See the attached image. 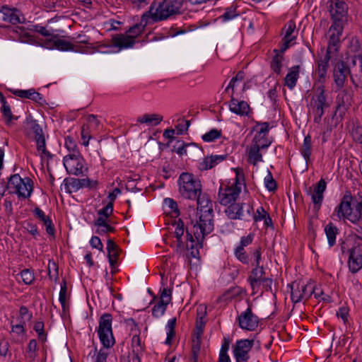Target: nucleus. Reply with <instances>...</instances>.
Here are the masks:
<instances>
[{
    "instance_id": "nucleus-35",
    "label": "nucleus",
    "mask_w": 362,
    "mask_h": 362,
    "mask_svg": "<svg viewBox=\"0 0 362 362\" xmlns=\"http://www.w3.org/2000/svg\"><path fill=\"white\" fill-rule=\"evenodd\" d=\"M274 52L275 53V55L273 57V59L271 62L270 67L274 71V72L279 74L281 71L284 56H282L281 54H278L276 49H274Z\"/></svg>"
},
{
    "instance_id": "nucleus-27",
    "label": "nucleus",
    "mask_w": 362,
    "mask_h": 362,
    "mask_svg": "<svg viewBox=\"0 0 362 362\" xmlns=\"http://www.w3.org/2000/svg\"><path fill=\"white\" fill-rule=\"evenodd\" d=\"M300 66L298 65L293 66L286 74L285 77V86L292 90L296 85V82L299 76Z\"/></svg>"
},
{
    "instance_id": "nucleus-61",
    "label": "nucleus",
    "mask_w": 362,
    "mask_h": 362,
    "mask_svg": "<svg viewBox=\"0 0 362 362\" xmlns=\"http://www.w3.org/2000/svg\"><path fill=\"white\" fill-rule=\"evenodd\" d=\"M172 300V290L163 288L160 295L159 300L168 302V304L170 303Z\"/></svg>"
},
{
    "instance_id": "nucleus-8",
    "label": "nucleus",
    "mask_w": 362,
    "mask_h": 362,
    "mask_svg": "<svg viewBox=\"0 0 362 362\" xmlns=\"http://www.w3.org/2000/svg\"><path fill=\"white\" fill-rule=\"evenodd\" d=\"M291 288V299L293 303H298L302 300L308 299L315 291L313 282H308L306 284L293 282L288 284Z\"/></svg>"
},
{
    "instance_id": "nucleus-62",
    "label": "nucleus",
    "mask_w": 362,
    "mask_h": 362,
    "mask_svg": "<svg viewBox=\"0 0 362 362\" xmlns=\"http://www.w3.org/2000/svg\"><path fill=\"white\" fill-rule=\"evenodd\" d=\"M356 66H362V54L354 55L350 58L349 69H354Z\"/></svg>"
},
{
    "instance_id": "nucleus-64",
    "label": "nucleus",
    "mask_w": 362,
    "mask_h": 362,
    "mask_svg": "<svg viewBox=\"0 0 362 362\" xmlns=\"http://www.w3.org/2000/svg\"><path fill=\"white\" fill-rule=\"evenodd\" d=\"M24 228L33 236L36 237L37 235H39L37 227L36 224L33 223V222H30V221L26 222Z\"/></svg>"
},
{
    "instance_id": "nucleus-30",
    "label": "nucleus",
    "mask_w": 362,
    "mask_h": 362,
    "mask_svg": "<svg viewBox=\"0 0 362 362\" xmlns=\"http://www.w3.org/2000/svg\"><path fill=\"white\" fill-rule=\"evenodd\" d=\"M339 232V229L334 225L333 223L329 222L325 227V233L326 234L328 244L329 247H332L336 243V236Z\"/></svg>"
},
{
    "instance_id": "nucleus-2",
    "label": "nucleus",
    "mask_w": 362,
    "mask_h": 362,
    "mask_svg": "<svg viewBox=\"0 0 362 362\" xmlns=\"http://www.w3.org/2000/svg\"><path fill=\"white\" fill-rule=\"evenodd\" d=\"M193 224V233L197 239V243L200 248L203 247V242L205 237L210 234L214 228V210L213 208H209L202 212L199 217V221Z\"/></svg>"
},
{
    "instance_id": "nucleus-52",
    "label": "nucleus",
    "mask_w": 362,
    "mask_h": 362,
    "mask_svg": "<svg viewBox=\"0 0 362 362\" xmlns=\"http://www.w3.org/2000/svg\"><path fill=\"white\" fill-rule=\"evenodd\" d=\"M186 235H187V245H186V249L193 250V247L197 245L196 241L197 240L194 234L193 231H189L188 227L186 228Z\"/></svg>"
},
{
    "instance_id": "nucleus-54",
    "label": "nucleus",
    "mask_w": 362,
    "mask_h": 362,
    "mask_svg": "<svg viewBox=\"0 0 362 362\" xmlns=\"http://www.w3.org/2000/svg\"><path fill=\"white\" fill-rule=\"evenodd\" d=\"M351 135L354 141L358 143H362V127L354 126L351 130Z\"/></svg>"
},
{
    "instance_id": "nucleus-31",
    "label": "nucleus",
    "mask_w": 362,
    "mask_h": 362,
    "mask_svg": "<svg viewBox=\"0 0 362 362\" xmlns=\"http://www.w3.org/2000/svg\"><path fill=\"white\" fill-rule=\"evenodd\" d=\"M46 44H53L56 49L61 51L74 50V45L71 42L65 40L57 39L53 40L52 39H50L47 40Z\"/></svg>"
},
{
    "instance_id": "nucleus-22",
    "label": "nucleus",
    "mask_w": 362,
    "mask_h": 362,
    "mask_svg": "<svg viewBox=\"0 0 362 362\" xmlns=\"http://www.w3.org/2000/svg\"><path fill=\"white\" fill-rule=\"evenodd\" d=\"M35 217L41 221L46 227V231L49 235H54L55 233L54 226L51 218L45 214L42 210L39 207H35L33 210Z\"/></svg>"
},
{
    "instance_id": "nucleus-6",
    "label": "nucleus",
    "mask_w": 362,
    "mask_h": 362,
    "mask_svg": "<svg viewBox=\"0 0 362 362\" xmlns=\"http://www.w3.org/2000/svg\"><path fill=\"white\" fill-rule=\"evenodd\" d=\"M183 0H163L156 2V11L159 15H155L156 21H165L173 16L180 14Z\"/></svg>"
},
{
    "instance_id": "nucleus-17",
    "label": "nucleus",
    "mask_w": 362,
    "mask_h": 362,
    "mask_svg": "<svg viewBox=\"0 0 362 362\" xmlns=\"http://www.w3.org/2000/svg\"><path fill=\"white\" fill-rule=\"evenodd\" d=\"M229 109L232 112L240 116H247L250 112V105L247 102L240 101L233 95L229 103Z\"/></svg>"
},
{
    "instance_id": "nucleus-32",
    "label": "nucleus",
    "mask_w": 362,
    "mask_h": 362,
    "mask_svg": "<svg viewBox=\"0 0 362 362\" xmlns=\"http://www.w3.org/2000/svg\"><path fill=\"white\" fill-rule=\"evenodd\" d=\"M311 148H312V138L310 134H308L305 136L303 140V144L300 148V153L304 158L306 163H308L310 160L311 156Z\"/></svg>"
},
{
    "instance_id": "nucleus-12",
    "label": "nucleus",
    "mask_w": 362,
    "mask_h": 362,
    "mask_svg": "<svg viewBox=\"0 0 362 362\" xmlns=\"http://www.w3.org/2000/svg\"><path fill=\"white\" fill-rule=\"evenodd\" d=\"M65 187L69 193H71L69 189V186L74 189V191H78L81 188L87 187L90 189H95L98 187V182L97 180H93L90 178H66L64 180Z\"/></svg>"
},
{
    "instance_id": "nucleus-3",
    "label": "nucleus",
    "mask_w": 362,
    "mask_h": 362,
    "mask_svg": "<svg viewBox=\"0 0 362 362\" xmlns=\"http://www.w3.org/2000/svg\"><path fill=\"white\" fill-rule=\"evenodd\" d=\"M177 182L180 193L186 199L195 200L202 192L201 182L192 173H182L179 176Z\"/></svg>"
},
{
    "instance_id": "nucleus-39",
    "label": "nucleus",
    "mask_w": 362,
    "mask_h": 362,
    "mask_svg": "<svg viewBox=\"0 0 362 362\" xmlns=\"http://www.w3.org/2000/svg\"><path fill=\"white\" fill-rule=\"evenodd\" d=\"M317 100L316 105L318 106H322L325 107H329V104L327 102V98L325 94V86H320L317 88Z\"/></svg>"
},
{
    "instance_id": "nucleus-55",
    "label": "nucleus",
    "mask_w": 362,
    "mask_h": 362,
    "mask_svg": "<svg viewBox=\"0 0 362 362\" xmlns=\"http://www.w3.org/2000/svg\"><path fill=\"white\" fill-rule=\"evenodd\" d=\"M65 146L69 151H71L72 153H76V152L78 151L75 140L71 136H67L65 139Z\"/></svg>"
},
{
    "instance_id": "nucleus-19",
    "label": "nucleus",
    "mask_w": 362,
    "mask_h": 362,
    "mask_svg": "<svg viewBox=\"0 0 362 362\" xmlns=\"http://www.w3.org/2000/svg\"><path fill=\"white\" fill-rule=\"evenodd\" d=\"M348 265L349 270L353 274L356 273L362 268V255L357 252L356 248L349 250Z\"/></svg>"
},
{
    "instance_id": "nucleus-48",
    "label": "nucleus",
    "mask_w": 362,
    "mask_h": 362,
    "mask_svg": "<svg viewBox=\"0 0 362 362\" xmlns=\"http://www.w3.org/2000/svg\"><path fill=\"white\" fill-rule=\"evenodd\" d=\"M44 322L42 321H37L35 322L34 325V330L36 332L38 336V339L42 342L45 341L47 339V334L44 329Z\"/></svg>"
},
{
    "instance_id": "nucleus-43",
    "label": "nucleus",
    "mask_w": 362,
    "mask_h": 362,
    "mask_svg": "<svg viewBox=\"0 0 362 362\" xmlns=\"http://www.w3.org/2000/svg\"><path fill=\"white\" fill-rule=\"evenodd\" d=\"M349 108L350 107L336 106L334 113L332 116V119L335 120L336 125L343 120L346 112Z\"/></svg>"
},
{
    "instance_id": "nucleus-24",
    "label": "nucleus",
    "mask_w": 362,
    "mask_h": 362,
    "mask_svg": "<svg viewBox=\"0 0 362 362\" xmlns=\"http://www.w3.org/2000/svg\"><path fill=\"white\" fill-rule=\"evenodd\" d=\"M227 158V155H220V156H206L204 160L200 163V169L202 170H206L211 169L218 163L226 160Z\"/></svg>"
},
{
    "instance_id": "nucleus-21",
    "label": "nucleus",
    "mask_w": 362,
    "mask_h": 362,
    "mask_svg": "<svg viewBox=\"0 0 362 362\" xmlns=\"http://www.w3.org/2000/svg\"><path fill=\"white\" fill-rule=\"evenodd\" d=\"M271 144L270 141H267L266 140L265 144H252L250 151L248 157L249 159L251 160V163L255 165L258 162L262 160V155L259 152L260 149H264L268 148Z\"/></svg>"
},
{
    "instance_id": "nucleus-51",
    "label": "nucleus",
    "mask_w": 362,
    "mask_h": 362,
    "mask_svg": "<svg viewBox=\"0 0 362 362\" xmlns=\"http://www.w3.org/2000/svg\"><path fill=\"white\" fill-rule=\"evenodd\" d=\"M113 211V204L109 202L105 207L98 211V217H103L107 221Z\"/></svg>"
},
{
    "instance_id": "nucleus-14",
    "label": "nucleus",
    "mask_w": 362,
    "mask_h": 362,
    "mask_svg": "<svg viewBox=\"0 0 362 362\" xmlns=\"http://www.w3.org/2000/svg\"><path fill=\"white\" fill-rule=\"evenodd\" d=\"M21 12L16 8H11L7 5H3L0 8V19L10 23L13 25L21 23Z\"/></svg>"
},
{
    "instance_id": "nucleus-1",
    "label": "nucleus",
    "mask_w": 362,
    "mask_h": 362,
    "mask_svg": "<svg viewBox=\"0 0 362 362\" xmlns=\"http://www.w3.org/2000/svg\"><path fill=\"white\" fill-rule=\"evenodd\" d=\"M338 218H346L354 223L362 219V197H353L346 192L335 209Z\"/></svg>"
},
{
    "instance_id": "nucleus-45",
    "label": "nucleus",
    "mask_w": 362,
    "mask_h": 362,
    "mask_svg": "<svg viewBox=\"0 0 362 362\" xmlns=\"http://www.w3.org/2000/svg\"><path fill=\"white\" fill-rule=\"evenodd\" d=\"M66 293H67L66 281L65 279H63L62 282L61 283V288H60V291H59V300L62 305V310L64 312H66Z\"/></svg>"
},
{
    "instance_id": "nucleus-26",
    "label": "nucleus",
    "mask_w": 362,
    "mask_h": 362,
    "mask_svg": "<svg viewBox=\"0 0 362 362\" xmlns=\"http://www.w3.org/2000/svg\"><path fill=\"white\" fill-rule=\"evenodd\" d=\"M264 274V269L263 266H255L251 271V274L248 277V281L252 289L259 283L262 282V276Z\"/></svg>"
},
{
    "instance_id": "nucleus-58",
    "label": "nucleus",
    "mask_w": 362,
    "mask_h": 362,
    "mask_svg": "<svg viewBox=\"0 0 362 362\" xmlns=\"http://www.w3.org/2000/svg\"><path fill=\"white\" fill-rule=\"evenodd\" d=\"M262 247L258 246L257 248L254 249L250 252L251 255L254 257V262L252 264L254 266H258L260 264V262L262 260V253H261Z\"/></svg>"
},
{
    "instance_id": "nucleus-37",
    "label": "nucleus",
    "mask_w": 362,
    "mask_h": 362,
    "mask_svg": "<svg viewBox=\"0 0 362 362\" xmlns=\"http://www.w3.org/2000/svg\"><path fill=\"white\" fill-rule=\"evenodd\" d=\"M237 8L238 5L235 3H233L230 6L226 8L225 13L220 16V18L223 22L233 19L235 17L238 16Z\"/></svg>"
},
{
    "instance_id": "nucleus-38",
    "label": "nucleus",
    "mask_w": 362,
    "mask_h": 362,
    "mask_svg": "<svg viewBox=\"0 0 362 362\" xmlns=\"http://www.w3.org/2000/svg\"><path fill=\"white\" fill-rule=\"evenodd\" d=\"M168 305V302L158 300V302L152 308V315L156 318L162 316L165 313Z\"/></svg>"
},
{
    "instance_id": "nucleus-5",
    "label": "nucleus",
    "mask_w": 362,
    "mask_h": 362,
    "mask_svg": "<svg viewBox=\"0 0 362 362\" xmlns=\"http://www.w3.org/2000/svg\"><path fill=\"white\" fill-rule=\"evenodd\" d=\"M112 315L110 313L103 314L99 319L98 334L100 342L105 348L114 346L115 340L112 328Z\"/></svg>"
},
{
    "instance_id": "nucleus-25",
    "label": "nucleus",
    "mask_w": 362,
    "mask_h": 362,
    "mask_svg": "<svg viewBox=\"0 0 362 362\" xmlns=\"http://www.w3.org/2000/svg\"><path fill=\"white\" fill-rule=\"evenodd\" d=\"M156 1H154L152 2V4L150 6L149 10L148 11H146L143 13V15L141 16L140 22L139 23L141 25L144 26V28L146 27V25L148 24V20L151 19L153 23H158L160 22L161 21H156V18H154L155 15H159L158 11L156 8Z\"/></svg>"
},
{
    "instance_id": "nucleus-29",
    "label": "nucleus",
    "mask_w": 362,
    "mask_h": 362,
    "mask_svg": "<svg viewBox=\"0 0 362 362\" xmlns=\"http://www.w3.org/2000/svg\"><path fill=\"white\" fill-rule=\"evenodd\" d=\"M195 200H197V209H199L200 212L209 209V208H213L212 202L210 199V197L206 193H200L198 194L197 197H196Z\"/></svg>"
},
{
    "instance_id": "nucleus-13",
    "label": "nucleus",
    "mask_w": 362,
    "mask_h": 362,
    "mask_svg": "<svg viewBox=\"0 0 362 362\" xmlns=\"http://www.w3.org/2000/svg\"><path fill=\"white\" fill-rule=\"evenodd\" d=\"M350 70L348 65L341 60H338L334 66L333 77L334 81L339 89L344 87V82L348 75H349Z\"/></svg>"
},
{
    "instance_id": "nucleus-10",
    "label": "nucleus",
    "mask_w": 362,
    "mask_h": 362,
    "mask_svg": "<svg viewBox=\"0 0 362 362\" xmlns=\"http://www.w3.org/2000/svg\"><path fill=\"white\" fill-rule=\"evenodd\" d=\"M254 339H240L233 346V353L236 362H247L249 352L254 345Z\"/></svg>"
},
{
    "instance_id": "nucleus-4",
    "label": "nucleus",
    "mask_w": 362,
    "mask_h": 362,
    "mask_svg": "<svg viewBox=\"0 0 362 362\" xmlns=\"http://www.w3.org/2000/svg\"><path fill=\"white\" fill-rule=\"evenodd\" d=\"M329 12L333 21L329 31L334 30L338 34H341L344 25L346 23L348 18V6L344 0L332 1Z\"/></svg>"
},
{
    "instance_id": "nucleus-15",
    "label": "nucleus",
    "mask_w": 362,
    "mask_h": 362,
    "mask_svg": "<svg viewBox=\"0 0 362 362\" xmlns=\"http://www.w3.org/2000/svg\"><path fill=\"white\" fill-rule=\"evenodd\" d=\"M240 192V188L238 187H235V188L227 187L224 189L220 187L218 192L220 204L223 206H228L232 202H235L239 197Z\"/></svg>"
},
{
    "instance_id": "nucleus-42",
    "label": "nucleus",
    "mask_w": 362,
    "mask_h": 362,
    "mask_svg": "<svg viewBox=\"0 0 362 362\" xmlns=\"http://www.w3.org/2000/svg\"><path fill=\"white\" fill-rule=\"evenodd\" d=\"M234 255L235 257L243 264H250V256L246 252L245 249H241L236 247L234 250Z\"/></svg>"
},
{
    "instance_id": "nucleus-49",
    "label": "nucleus",
    "mask_w": 362,
    "mask_h": 362,
    "mask_svg": "<svg viewBox=\"0 0 362 362\" xmlns=\"http://www.w3.org/2000/svg\"><path fill=\"white\" fill-rule=\"evenodd\" d=\"M264 183L266 188L269 192H274L277 188L276 182L269 170L267 171V175L264 177Z\"/></svg>"
},
{
    "instance_id": "nucleus-59",
    "label": "nucleus",
    "mask_w": 362,
    "mask_h": 362,
    "mask_svg": "<svg viewBox=\"0 0 362 362\" xmlns=\"http://www.w3.org/2000/svg\"><path fill=\"white\" fill-rule=\"evenodd\" d=\"M175 223L177 226L175 231V236L177 239H180L184 234L185 224L181 218H179Z\"/></svg>"
},
{
    "instance_id": "nucleus-40",
    "label": "nucleus",
    "mask_w": 362,
    "mask_h": 362,
    "mask_svg": "<svg viewBox=\"0 0 362 362\" xmlns=\"http://www.w3.org/2000/svg\"><path fill=\"white\" fill-rule=\"evenodd\" d=\"M222 136L221 130L217 129H212L209 132L202 135V139L205 142H212L216 139L221 138Z\"/></svg>"
},
{
    "instance_id": "nucleus-36",
    "label": "nucleus",
    "mask_w": 362,
    "mask_h": 362,
    "mask_svg": "<svg viewBox=\"0 0 362 362\" xmlns=\"http://www.w3.org/2000/svg\"><path fill=\"white\" fill-rule=\"evenodd\" d=\"M259 210L262 211L263 214L262 216H253L254 221L257 222L264 220L265 226L273 228V222L269 214L265 211V209L262 206H260L257 209V214H259Z\"/></svg>"
},
{
    "instance_id": "nucleus-34",
    "label": "nucleus",
    "mask_w": 362,
    "mask_h": 362,
    "mask_svg": "<svg viewBox=\"0 0 362 362\" xmlns=\"http://www.w3.org/2000/svg\"><path fill=\"white\" fill-rule=\"evenodd\" d=\"M349 75L353 84L356 86H362V66H356L354 69H349Z\"/></svg>"
},
{
    "instance_id": "nucleus-60",
    "label": "nucleus",
    "mask_w": 362,
    "mask_h": 362,
    "mask_svg": "<svg viewBox=\"0 0 362 362\" xmlns=\"http://www.w3.org/2000/svg\"><path fill=\"white\" fill-rule=\"evenodd\" d=\"M329 67V64H325L322 62H318V69L317 73L319 76V81H321V79H325L327 75V69Z\"/></svg>"
},
{
    "instance_id": "nucleus-44",
    "label": "nucleus",
    "mask_w": 362,
    "mask_h": 362,
    "mask_svg": "<svg viewBox=\"0 0 362 362\" xmlns=\"http://www.w3.org/2000/svg\"><path fill=\"white\" fill-rule=\"evenodd\" d=\"M144 30L145 29L144 28V26L138 23L131 26L126 33L129 37H132L134 40H135L138 36L143 33Z\"/></svg>"
},
{
    "instance_id": "nucleus-57",
    "label": "nucleus",
    "mask_w": 362,
    "mask_h": 362,
    "mask_svg": "<svg viewBox=\"0 0 362 362\" xmlns=\"http://www.w3.org/2000/svg\"><path fill=\"white\" fill-rule=\"evenodd\" d=\"M325 107L315 105L314 109L315 117L313 119L315 123L319 124L321 122V119L325 113Z\"/></svg>"
},
{
    "instance_id": "nucleus-56",
    "label": "nucleus",
    "mask_w": 362,
    "mask_h": 362,
    "mask_svg": "<svg viewBox=\"0 0 362 362\" xmlns=\"http://www.w3.org/2000/svg\"><path fill=\"white\" fill-rule=\"evenodd\" d=\"M254 235L250 233L247 236L241 238L239 245L237 246L238 248L245 249V247L248 246L252 243Z\"/></svg>"
},
{
    "instance_id": "nucleus-50",
    "label": "nucleus",
    "mask_w": 362,
    "mask_h": 362,
    "mask_svg": "<svg viewBox=\"0 0 362 362\" xmlns=\"http://www.w3.org/2000/svg\"><path fill=\"white\" fill-rule=\"evenodd\" d=\"M90 127L88 124H83L81 127V138L83 139V144L85 146H88L89 144V140L91 139L90 135Z\"/></svg>"
},
{
    "instance_id": "nucleus-9",
    "label": "nucleus",
    "mask_w": 362,
    "mask_h": 362,
    "mask_svg": "<svg viewBox=\"0 0 362 362\" xmlns=\"http://www.w3.org/2000/svg\"><path fill=\"white\" fill-rule=\"evenodd\" d=\"M64 165L68 174H73L79 175L83 173V163L84 159L81 156L80 152L77 151L76 153H70L64 157Z\"/></svg>"
},
{
    "instance_id": "nucleus-18",
    "label": "nucleus",
    "mask_w": 362,
    "mask_h": 362,
    "mask_svg": "<svg viewBox=\"0 0 362 362\" xmlns=\"http://www.w3.org/2000/svg\"><path fill=\"white\" fill-rule=\"evenodd\" d=\"M327 183L324 179L320 180L316 184L314 187L313 193L311 198L314 204V209L319 210L323 200V193L326 189Z\"/></svg>"
},
{
    "instance_id": "nucleus-23",
    "label": "nucleus",
    "mask_w": 362,
    "mask_h": 362,
    "mask_svg": "<svg viewBox=\"0 0 362 362\" xmlns=\"http://www.w3.org/2000/svg\"><path fill=\"white\" fill-rule=\"evenodd\" d=\"M93 225L98 227L95 233L100 235H103L108 233H114L115 231V228L108 224L107 221L103 217H98L93 221Z\"/></svg>"
},
{
    "instance_id": "nucleus-47",
    "label": "nucleus",
    "mask_w": 362,
    "mask_h": 362,
    "mask_svg": "<svg viewBox=\"0 0 362 362\" xmlns=\"http://www.w3.org/2000/svg\"><path fill=\"white\" fill-rule=\"evenodd\" d=\"M20 274L23 282L26 285H30L35 280L34 273L29 269H24Z\"/></svg>"
},
{
    "instance_id": "nucleus-28",
    "label": "nucleus",
    "mask_w": 362,
    "mask_h": 362,
    "mask_svg": "<svg viewBox=\"0 0 362 362\" xmlns=\"http://www.w3.org/2000/svg\"><path fill=\"white\" fill-rule=\"evenodd\" d=\"M163 119L162 115L158 114H145L142 117L137 119V122L140 123H145L151 126H157Z\"/></svg>"
},
{
    "instance_id": "nucleus-46",
    "label": "nucleus",
    "mask_w": 362,
    "mask_h": 362,
    "mask_svg": "<svg viewBox=\"0 0 362 362\" xmlns=\"http://www.w3.org/2000/svg\"><path fill=\"white\" fill-rule=\"evenodd\" d=\"M1 112L3 114V116L6 118V124L7 125H9L13 119H18V117H13L11 107L9 105L7 104V103L2 105Z\"/></svg>"
},
{
    "instance_id": "nucleus-20",
    "label": "nucleus",
    "mask_w": 362,
    "mask_h": 362,
    "mask_svg": "<svg viewBox=\"0 0 362 362\" xmlns=\"http://www.w3.org/2000/svg\"><path fill=\"white\" fill-rule=\"evenodd\" d=\"M112 43L114 47L122 49L132 47L136 43V40L128 35L117 34L112 36Z\"/></svg>"
},
{
    "instance_id": "nucleus-63",
    "label": "nucleus",
    "mask_w": 362,
    "mask_h": 362,
    "mask_svg": "<svg viewBox=\"0 0 362 362\" xmlns=\"http://www.w3.org/2000/svg\"><path fill=\"white\" fill-rule=\"evenodd\" d=\"M164 203L171 209L172 211L176 214L177 216L180 215V210L178 209L177 203L175 201L171 198H165L164 199Z\"/></svg>"
},
{
    "instance_id": "nucleus-11",
    "label": "nucleus",
    "mask_w": 362,
    "mask_h": 362,
    "mask_svg": "<svg viewBox=\"0 0 362 362\" xmlns=\"http://www.w3.org/2000/svg\"><path fill=\"white\" fill-rule=\"evenodd\" d=\"M237 321L242 329L255 331L258 327L259 319L252 313V305H249L248 308L238 316Z\"/></svg>"
},
{
    "instance_id": "nucleus-41",
    "label": "nucleus",
    "mask_w": 362,
    "mask_h": 362,
    "mask_svg": "<svg viewBox=\"0 0 362 362\" xmlns=\"http://www.w3.org/2000/svg\"><path fill=\"white\" fill-rule=\"evenodd\" d=\"M190 145H196L194 143L186 144L182 140L177 139L173 146V151L176 152L179 156L186 155V148Z\"/></svg>"
},
{
    "instance_id": "nucleus-53",
    "label": "nucleus",
    "mask_w": 362,
    "mask_h": 362,
    "mask_svg": "<svg viewBox=\"0 0 362 362\" xmlns=\"http://www.w3.org/2000/svg\"><path fill=\"white\" fill-rule=\"evenodd\" d=\"M29 122L30 124V129L35 134V138L44 135L42 129L39 125L36 119H33L31 118Z\"/></svg>"
},
{
    "instance_id": "nucleus-33",
    "label": "nucleus",
    "mask_w": 362,
    "mask_h": 362,
    "mask_svg": "<svg viewBox=\"0 0 362 362\" xmlns=\"http://www.w3.org/2000/svg\"><path fill=\"white\" fill-rule=\"evenodd\" d=\"M337 106L350 107L351 106V96L346 89L341 90L336 98Z\"/></svg>"
},
{
    "instance_id": "nucleus-16",
    "label": "nucleus",
    "mask_w": 362,
    "mask_h": 362,
    "mask_svg": "<svg viewBox=\"0 0 362 362\" xmlns=\"http://www.w3.org/2000/svg\"><path fill=\"white\" fill-rule=\"evenodd\" d=\"M22 184H23V180L20 177L18 174H14L11 175L6 185V189L13 187L15 189L13 193L18 194V197L28 198L30 197L33 192V187H30L28 193H25L21 190Z\"/></svg>"
},
{
    "instance_id": "nucleus-7",
    "label": "nucleus",
    "mask_w": 362,
    "mask_h": 362,
    "mask_svg": "<svg viewBox=\"0 0 362 362\" xmlns=\"http://www.w3.org/2000/svg\"><path fill=\"white\" fill-rule=\"evenodd\" d=\"M254 212L253 206L250 204L232 202L225 209L227 217L231 220H243L250 221L252 214Z\"/></svg>"
}]
</instances>
